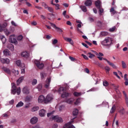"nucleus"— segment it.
<instances>
[{"mask_svg": "<svg viewBox=\"0 0 128 128\" xmlns=\"http://www.w3.org/2000/svg\"><path fill=\"white\" fill-rule=\"evenodd\" d=\"M20 88H16V84L14 83L12 84V90H11V94H17L18 96H20Z\"/></svg>", "mask_w": 128, "mask_h": 128, "instance_id": "1", "label": "nucleus"}, {"mask_svg": "<svg viewBox=\"0 0 128 128\" xmlns=\"http://www.w3.org/2000/svg\"><path fill=\"white\" fill-rule=\"evenodd\" d=\"M113 40L112 38L110 37H106L102 42V46H110L112 44Z\"/></svg>", "mask_w": 128, "mask_h": 128, "instance_id": "2", "label": "nucleus"}, {"mask_svg": "<svg viewBox=\"0 0 128 128\" xmlns=\"http://www.w3.org/2000/svg\"><path fill=\"white\" fill-rule=\"evenodd\" d=\"M58 92L59 94H62V98H66L70 96V93L66 92V89L62 87L59 88Z\"/></svg>", "mask_w": 128, "mask_h": 128, "instance_id": "3", "label": "nucleus"}, {"mask_svg": "<svg viewBox=\"0 0 128 128\" xmlns=\"http://www.w3.org/2000/svg\"><path fill=\"white\" fill-rule=\"evenodd\" d=\"M50 119L54 120V122H64L62 118L58 116H52Z\"/></svg>", "mask_w": 128, "mask_h": 128, "instance_id": "4", "label": "nucleus"}, {"mask_svg": "<svg viewBox=\"0 0 128 128\" xmlns=\"http://www.w3.org/2000/svg\"><path fill=\"white\" fill-rule=\"evenodd\" d=\"M10 42L12 44H18V41L16 39V36L14 35H11L9 38Z\"/></svg>", "mask_w": 128, "mask_h": 128, "instance_id": "5", "label": "nucleus"}, {"mask_svg": "<svg viewBox=\"0 0 128 128\" xmlns=\"http://www.w3.org/2000/svg\"><path fill=\"white\" fill-rule=\"evenodd\" d=\"M34 64H36L37 68H40V70H42V68H44V65L42 62H40V61L38 60H35Z\"/></svg>", "mask_w": 128, "mask_h": 128, "instance_id": "6", "label": "nucleus"}, {"mask_svg": "<svg viewBox=\"0 0 128 128\" xmlns=\"http://www.w3.org/2000/svg\"><path fill=\"white\" fill-rule=\"evenodd\" d=\"M50 82H52V78L49 77L47 78L45 82L44 88H50Z\"/></svg>", "mask_w": 128, "mask_h": 128, "instance_id": "7", "label": "nucleus"}, {"mask_svg": "<svg viewBox=\"0 0 128 128\" xmlns=\"http://www.w3.org/2000/svg\"><path fill=\"white\" fill-rule=\"evenodd\" d=\"M74 122V120H72L70 122L65 124L62 128H76L74 125H72V124Z\"/></svg>", "mask_w": 128, "mask_h": 128, "instance_id": "8", "label": "nucleus"}, {"mask_svg": "<svg viewBox=\"0 0 128 128\" xmlns=\"http://www.w3.org/2000/svg\"><path fill=\"white\" fill-rule=\"evenodd\" d=\"M54 100V96L52 94H48L45 98V104H48Z\"/></svg>", "mask_w": 128, "mask_h": 128, "instance_id": "9", "label": "nucleus"}, {"mask_svg": "<svg viewBox=\"0 0 128 128\" xmlns=\"http://www.w3.org/2000/svg\"><path fill=\"white\" fill-rule=\"evenodd\" d=\"M50 26H52L54 28H55V30H57V32H62V28L56 26L54 24H52V22H50Z\"/></svg>", "mask_w": 128, "mask_h": 128, "instance_id": "10", "label": "nucleus"}, {"mask_svg": "<svg viewBox=\"0 0 128 128\" xmlns=\"http://www.w3.org/2000/svg\"><path fill=\"white\" fill-rule=\"evenodd\" d=\"M38 120V118L37 117L34 116L30 119V122L32 124H36Z\"/></svg>", "mask_w": 128, "mask_h": 128, "instance_id": "11", "label": "nucleus"}, {"mask_svg": "<svg viewBox=\"0 0 128 128\" xmlns=\"http://www.w3.org/2000/svg\"><path fill=\"white\" fill-rule=\"evenodd\" d=\"M44 102L46 103V98L42 95L39 96L38 98V102L42 104Z\"/></svg>", "mask_w": 128, "mask_h": 128, "instance_id": "12", "label": "nucleus"}, {"mask_svg": "<svg viewBox=\"0 0 128 128\" xmlns=\"http://www.w3.org/2000/svg\"><path fill=\"white\" fill-rule=\"evenodd\" d=\"M21 56L24 58H30V53L28 52H23L21 53Z\"/></svg>", "mask_w": 128, "mask_h": 128, "instance_id": "13", "label": "nucleus"}, {"mask_svg": "<svg viewBox=\"0 0 128 128\" xmlns=\"http://www.w3.org/2000/svg\"><path fill=\"white\" fill-rule=\"evenodd\" d=\"M0 60L2 64H10V59L8 58H1L0 59Z\"/></svg>", "mask_w": 128, "mask_h": 128, "instance_id": "14", "label": "nucleus"}, {"mask_svg": "<svg viewBox=\"0 0 128 128\" xmlns=\"http://www.w3.org/2000/svg\"><path fill=\"white\" fill-rule=\"evenodd\" d=\"M64 40H66V42H69L70 44H72V45L74 44V40H72V39L70 38H66V37H64Z\"/></svg>", "mask_w": 128, "mask_h": 128, "instance_id": "15", "label": "nucleus"}, {"mask_svg": "<svg viewBox=\"0 0 128 128\" xmlns=\"http://www.w3.org/2000/svg\"><path fill=\"white\" fill-rule=\"evenodd\" d=\"M46 110L44 109H42L40 110H39V116H44L46 115Z\"/></svg>", "mask_w": 128, "mask_h": 128, "instance_id": "16", "label": "nucleus"}, {"mask_svg": "<svg viewBox=\"0 0 128 128\" xmlns=\"http://www.w3.org/2000/svg\"><path fill=\"white\" fill-rule=\"evenodd\" d=\"M95 5L97 8H102V3L100 0L96 1L95 2Z\"/></svg>", "mask_w": 128, "mask_h": 128, "instance_id": "17", "label": "nucleus"}, {"mask_svg": "<svg viewBox=\"0 0 128 128\" xmlns=\"http://www.w3.org/2000/svg\"><path fill=\"white\" fill-rule=\"evenodd\" d=\"M22 92L23 94H30V89H28V87H24L23 88Z\"/></svg>", "mask_w": 128, "mask_h": 128, "instance_id": "18", "label": "nucleus"}, {"mask_svg": "<svg viewBox=\"0 0 128 128\" xmlns=\"http://www.w3.org/2000/svg\"><path fill=\"white\" fill-rule=\"evenodd\" d=\"M92 0H87L84 2V4L86 6H92Z\"/></svg>", "mask_w": 128, "mask_h": 128, "instance_id": "19", "label": "nucleus"}, {"mask_svg": "<svg viewBox=\"0 0 128 128\" xmlns=\"http://www.w3.org/2000/svg\"><path fill=\"white\" fill-rule=\"evenodd\" d=\"M2 70H4V72L8 74H10V69L6 68V67H3L2 68Z\"/></svg>", "mask_w": 128, "mask_h": 128, "instance_id": "20", "label": "nucleus"}, {"mask_svg": "<svg viewBox=\"0 0 128 128\" xmlns=\"http://www.w3.org/2000/svg\"><path fill=\"white\" fill-rule=\"evenodd\" d=\"M126 76H128V74H125L124 75V80H125V82H124L125 86H128V78Z\"/></svg>", "mask_w": 128, "mask_h": 128, "instance_id": "21", "label": "nucleus"}, {"mask_svg": "<svg viewBox=\"0 0 128 128\" xmlns=\"http://www.w3.org/2000/svg\"><path fill=\"white\" fill-rule=\"evenodd\" d=\"M3 54H4V56H10V50H8V49H5L4 51H3Z\"/></svg>", "mask_w": 128, "mask_h": 128, "instance_id": "22", "label": "nucleus"}, {"mask_svg": "<svg viewBox=\"0 0 128 128\" xmlns=\"http://www.w3.org/2000/svg\"><path fill=\"white\" fill-rule=\"evenodd\" d=\"M40 110V108H38V106H34L31 108V112H36L37 110Z\"/></svg>", "mask_w": 128, "mask_h": 128, "instance_id": "23", "label": "nucleus"}, {"mask_svg": "<svg viewBox=\"0 0 128 128\" xmlns=\"http://www.w3.org/2000/svg\"><path fill=\"white\" fill-rule=\"evenodd\" d=\"M87 56H88V58H94V56H96V55H94V54H92L91 52H88L87 54Z\"/></svg>", "mask_w": 128, "mask_h": 128, "instance_id": "24", "label": "nucleus"}, {"mask_svg": "<svg viewBox=\"0 0 128 128\" xmlns=\"http://www.w3.org/2000/svg\"><path fill=\"white\" fill-rule=\"evenodd\" d=\"M78 114V109L76 108L74 109L72 112V114L74 116H76Z\"/></svg>", "mask_w": 128, "mask_h": 128, "instance_id": "25", "label": "nucleus"}, {"mask_svg": "<svg viewBox=\"0 0 128 128\" xmlns=\"http://www.w3.org/2000/svg\"><path fill=\"white\" fill-rule=\"evenodd\" d=\"M97 58H98L100 60H106V62H108V64L110 62V60H108V59L104 58L103 57L97 56Z\"/></svg>", "mask_w": 128, "mask_h": 128, "instance_id": "26", "label": "nucleus"}, {"mask_svg": "<svg viewBox=\"0 0 128 128\" xmlns=\"http://www.w3.org/2000/svg\"><path fill=\"white\" fill-rule=\"evenodd\" d=\"M97 58H98L100 60H106V62H108V64L110 62V60H108V59L104 58L103 57L97 56Z\"/></svg>", "mask_w": 128, "mask_h": 128, "instance_id": "27", "label": "nucleus"}, {"mask_svg": "<svg viewBox=\"0 0 128 128\" xmlns=\"http://www.w3.org/2000/svg\"><path fill=\"white\" fill-rule=\"evenodd\" d=\"M8 48L9 50H12V52H14V45L12 44H9L8 46Z\"/></svg>", "mask_w": 128, "mask_h": 128, "instance_id": "28", "label": "nucleus"}, {"mask_svg": "<svg viewBox=\"0 0 128 128\" xmlns=\"http://www.w3.org/2000/svg\"><path fill=\"white\" fill-rule=\"evenodd\" d=\"M24 76H21L18 80H17V85L18 86V84H20V82H22V80H24Z\"/></svg>", "mask_w": 128, "mask_h": 128, "instance_id": "29", "label": "nucleus"}, {"mask_svg": "<svg viewBox=\"0 0 128 128\" xmlns=\"http://www.w3.org/2000/svg\"><path fill=\"white\" fill-rule=\"evenodd\" d=\"M112 86H113L116 92H119L120 90H118V86H116L114 84H112Z\"/></svg>", "mask_w": 128, "mask_h": 128, "instance_id": "30", "label": "nucleus"}, {"mask_svg": "<svg viewBox=\"0 0 128 128\" xmlns=\"http://www.w3.org/2000/svg\"><path fill=\"white\" fill-rule=\"evenodd\" d=\"M24 106V102L22 101H20L18 104L16 105V108H20Z\"/></svg>", "mask_w": 128, "mask_h": 128, "instance_id": "31", "label": "nucleus"}, {"mask_svg": "<svg viewBox=\"0 0 128 128\" xmlns=\"http://www.w3.org/2000/svg\"><path fill=\"white\" fill-rule=\"evenodd\" d=\"M108 30L110 32H113L116 30V26H114L113 27L109 28Z\"/></svg>", "mask_w": 128, "mask_h": 128, "instance_id": "32", "label": "nucleus"}, {"mask_svg": "<svg viewBox=\"0 0 128 128\" xmlns=\"http://www.w3.org/2000/svg\"><path fill=\"white\" fill-rule=\"evenodd\" d=\"M73 94H74V96H82V93L78 92H74Z\"/></svg>", "mask_w": 128, "mask_h": 128, "instance_id": "33", "label": "nucleus"}, {"mask_svg": "<svg viewBox=\"0 0 128 128\" xmlns=\"http://www.w3.org/2000/svg\"><path fill=\"white\" fill-rule=\"evenodd\" d=\"M80 8L82 10V12H86L88 10L86 9V6H80Z\"/></svg>", "mask_w": 128, "mask_h": 128, "instance_id": "34", "label": "nucleus"}, {"mask_svg": "<svg viewBox=\"0 0 128 128\" xmlns=\"http://www.w3.org/2000/svg\"><path fill=\"white\" fill-rule=\"evenodd\" d=\"M0 39L2 44H6V38L4 36H1Z\"/></svg>", "mask_w": 128, "mask_h": 128, "instance_id": "35", "label": "nucleus"}, {"mask_svg": "<svg viewBox=\"0 0 128 128\" xmlns=\"http://www.w3.org/2000/svg\"><path fill=\"white\" fill-rule=\"evenodd\" d=\"M109 64V66H112L113 68H116V64H114L110 62H109V64Z\"/></svg>", "mask_w": 128, "mask_h": 128, "instance_id": "36", "label": "nucleus"}, {"mask_svg": "<svg viewBox=\"0 0 128 128\" xmlns=\"http://www.w3.org/2000/svg\"><path fill=\"white\" fill-rule=\"evenodd\" d=\"M116 106H113L110 111V114H114V110H116Z\"/></svg>", "mask_w": 128, "mask_h": 128, "instance_id": "37", "label": "nucleus"}, {"mask_svg": "<svg viewBox=\"0 0 128 128\" xmlns=\"http://www.w3.org/2000/svg\"><path fill=\"white\" fill-rule=\"evenodd\" d=\"M36 88H38V90H42V84H40L38 85Z\"/></svg>", "mask_w": 128, "mask_h": 128, "instance_id": "38", "label": "nucleus"}, {"mask_svg": "<svg viewBox=\"0 0 128 128\" xmlns=\"http://www.w3.org/2000/svg\"><path fill=\"white\" fill-rule=\"evenodd\" d=\"M122 68H126V62H124V61H122Z\"/></svg>", "mask_w": 128, "mask_h": 128, "instance_id": "39", "label": "nucleus"}, {"mask_svg": "<svg viewBox=\"0 0 128 128\" xmlns=\"http://www.w3.org/2000/svg\"><path fill=\"white\" fill-rule=\"evenodd\" d=\"M22 68L21 69V74H24L26 72V69L24 68V64H22Z\"/></svg>", "mask_w": 128, "mask_h": 128, "instance_id": "40", "label": "nucleus"}, {"mask_svg": "<svg viewBox=\"0 0 128 128\" xmlns=\"http://www.w3.org/2000/svg\"><path fill=\"white\" fill-rule=\"evenodd\" d=\"M6 26H8L6 24H4L3 26L0 25V32H2V30H4V28H6Z\"/></svg>", "mask_w": 128, "mask_h": 128, "instance_id": "41", "label": "nucleus"}, {"mask_svg": "<svg viewBox=\"0 0 128 128\" xmlns=\"http://www.w3.org/2000/svg\"><path fill=\"white\" fill-rule=\"evenodd\" d=\"M16 64L18 66H22V64L20 60H18L16 62Z\"/></svg>", "mask_w": 128, "mask_h": 128, "instance_id": "42", "label": "nucleus"}, {"mask_svg": "<svg viewBox=\"0 0 128 128\" xmlns=\"http://www.w3.org/2000/svg\"><path fill=\"white\" fill-rule=\"evenodd\" d=\"M24 37L22 35H20L17 37V40L18 42H21V40H22V38Z\"/></svg>", "mask_w": 128, "mask_h": 128, "instance_id": "43", "label": "nucleus"}, {"mask_svg": "<svg viewBox=\"0 0 128 128\" xmlns=\"http://www.w3.org/2000/svg\"><path fill=\"white\" fill-rule=\"evenodd\" d=\"M74 100V98H70L66 100L67 104H72Z\"/></svg>", "mask_w": 128, "mask_h": 128, "instance_id": "44", "label": "nucleus"}, {"mask_svg": "<svg viewBox=\"0 0 128 128\" xmlns=\"http://www.w3.org/2000/svg\"><path fill=\"white\" fill-rule=\"evenodd\" d=\"M36 84H38V80H36V79H34L32 80V86H36Z\"/></svg>", "mask_w": 128, "mask_h": 128, "instance_id": "45", "label": "nucleus"}, {"mask_svg": "<svg viewBox=\"0 0 128 128\" xmlns=\"http://www.w3.org/2000/svg\"><path fill=\"white\" fill-rule=\"evenodd\" d=\"M4 32L6 34V36H8L10 34V31H8L6 29H4Z\"/></svg>", "mask_w": 128, "mask_h": 128, "instance_id": "46", "label": "nucleus"}, {"mask_svg": "<svg viewBox=\"0 0 128 128\" xmlns=\"http://www.w3.org/2000/svg\"><path fill=\"white\" fill-rule=\"evenodd\" d=\"M101 34L104 36H108V32H101Z\"/></svg>", "mask_w": 128, "mask_h": 128, "instance_id": "47", "label": "nucleus"}, {"mask_svg": "<svg viewBox=\"0 0 128 128\" xmlns=\"http://www.w3.org/2000/svg\"><path fill=\"white\" fill-rule=\"evenodd\" d=\"M104 70H106V74H108V72H110V67H108V66H106L104 68Z\"/></svg>", "mask_w": 128, "mask_h": 128, "instance_id": "48", "label": "nucleus"}, {"mask_svg": "<svg viewBox=\"0 0 128 128\" xmlns=\"http://www.w3.org/2000/svg\"><path fill=\"white\" fill-rule=\"evenodd\" d=\"M42 6H44V8L46 9L48 8V4H46L45 2L42 3Z\"/></svg>", "mask_w": 128, "mask_h": 128, "instance_id": "49", "label": "nucleus"}, {"mask_svg": "<svg viewBox=\"0 0 128 128\" xmlns=\"http://www.w3.org/2000/svg\"><path fill=\"white\" fill-rule=\"evenodd\" d=\"M47 10H48V12H54V8H52V7H48V8H47Z\"/></svg>", "mask_w": 128, "mask_h": 128, "instance_id": "50", "label": "nucleus"}, {"mask_svg": "<svg viewBox=\"0 0 128 128\" xmlns=\"http://www.w3.org/2000/svg\"><path fill=\"white\" fill-rule=\"evenodd\" d=\"M103 86H108V82L106 80L104 81L103 82Z\"/></svg>", "mask_w": 128, "mask_h": 128, "instance_id": "51", "label": "nucleus"}, {"mask_svg": "<svg viewBox=\"0 0 128 128\" xmlns=\"http://www.w3.org/2000/svg\"><path fill=\"white\" fill-rule=\"evenodd\" d=\"M41 78H46V73H40Z\"/></svg>", "mask_w": 128, "mask_h": 128, "instance_id": "52", "label": "nucleus"}, {"mask_svg": "<svg viewBox=\"0 0 128 128\" xmlns=\"http://www.w3.org/2000/svg\"><path fill=\"white\" fill-rule=\"evenodd\" d=\"M32 98V97L28 96L26 97V100H27V102H30Z\"/></svg>", "mask_w": 128, "mask_h": 128, "instance_id": "53", "label": "nucleus"}, {"mask_svg": "<svg viewBox=\"0 0 128 128\" xmlns=\"http://www.w3.org/2000/svg\"><path fill=\"white\" fill-rule=\"evenodd\" d=\"M114 12V14H118V12L114 10V8L113 7H112L110 10V12Z\"/></svg>", "mask_w": 128, "mask_h": 128, "instance_id": "54", "label": "nucleus"}, {"mask_svg": "<svg viewBox=\"0 0 128 128\" xmlns=\"http://www.w3.org/2000/svg\"><path fill=\"white\" fill-rule=\"evenodd\" d=\"M99 10L100 14H102V12H104V9L100 7V8H98Z\"/></svg>", "mask_w": 128, "mask_h": 128, "instance_id": "55", "label": "nucleus"}, {"mask_svg": "<svg viewBox=\"0 0 128 128\" xmlns=\"http://www.w3.org/2000/svg\"><path fill=\"white\" fill-rule=\"evenodd\" d=\"M97 56H99V58H102V56H104V54L102 52H99L98 54V55H96Z\"/></svg>", "mask_w": 128, "mask_h": 128, "instance_id": "56", "label": "nucleus"}, {"mask_svg": "<svg viewBox=\"0 0 128 128\" xmlns=\"http://www.w3.org/2000/svg\"><path fill=\"white\" fill-rule=\"evenodd\" d=\"M80 98H78L76 100V102H74V104H80Z\"/></svg>", "mask_w": 128, "mask_h": 128, "instance_id": "57", "label": "nucleus"}, {"mask_svg": "<svg viewBox=\"0 0 128 128\" xmlns=\"http://www.w3.org/2000/svg\"><path fill=\"white\" fill-rule=\"evenodd\" d=\"M82 56H83L84 58V60H88V56L84 54H82Z\"/></svg>", "mask_w": 128, "mask_h": 128, "instance_id": "58", "label": "nucleus"}, {"mask_svg": "<svg viewBox=\"0 0 128 128\" xmlns=\"http://www.w3.org/2000/svg\"><path fill=\"white\" fill-rule=\"evenodd\" d=\"M64 106H60L59 108V110L60 112H62V110H64Z\"/></svg>", "mask_w": 128, "mask_h": 128, "instance_id": "59", "label": "nucleus"}, {"mask_svg": "<svg viewBox=\"0 0 128 128\" xmlns=\"http://www.w3.org/2000/svg\"><path fill=\"white\" fill-rule=\"evenodd\" d=\"M54 6H56V10H60V4H54Z\"/></svg>", "mask_w": 128, "mask_h": 128, "instance_id": "60", "label": "nucleus"}, {"mask_svg": "<svg viewBox=\"0 0 128 128\" xmlns=\"http://www.w3.org/2000/svg\"><path fill=\"white\" fill-rule=\"evenodd\" d=\"M58 44V40L54 39V40L52 41V44Z\"/></svg>", "mask_w": 128, "mask_h": 128, "instance_id": "61", "label": "nucleus"}, {"mask_svg": "<svg viewBox=\"0 0 128 128\" xmlns=\"http://www.w3.org/2000/svg\"><path fill=\"white\" fill-rule=\"evenodd\" d=\"M124 98H125V100H126V106H128V96L125 97Z\"/></svg>", "mask_w": 128, "mask_h": 128, "instance_id": "62", "label": "nucleus"}, {"mask_svg": "<svg viewBox=\"0 0 128 128\" xmlns=\"http://www.w3.org/2000/svg\"><path fill=\"white\" fill-rule=\"evenodd\" d=\"M58 124H55L52 126V128H58Z\"/></svg>", "mask_w": 128, "mask_h": 128, "instance_id": "63", "label": "nucleus"}, {"mask_svg": "<svg viewBox=\"0 0 128 128\" xmlns=\"http://www.w3.org/2000/svg\"><path fill=\"white\" fill-rule=\"evenodd\" d=\"M26 4L27 6H32V4H30V2H26Z\"/></svg>", "mask_w": 128, "mask_h": 128, "instance_id": "64", "label": "nucleus"}]
</instances>
